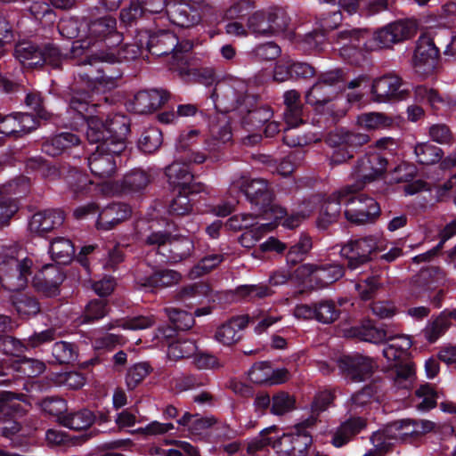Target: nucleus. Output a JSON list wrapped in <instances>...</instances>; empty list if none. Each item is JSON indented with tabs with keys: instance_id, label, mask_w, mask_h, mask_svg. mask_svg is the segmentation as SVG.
Listing matches in <instances>:
<instances>
[{
	"instance_id": "obj_1",
	"label": "nucleus",
	"mask_w": 456,
	"mask_h": 456,
	"mask_svg": "<svg viewBox=\"0 0 456 456\" xmlns=\"http://www.w3.org/2000/svg\"><path fill=\"white\" fill-rule=\"evenodd\" d=\"M106 90L73 83L66 98L68 125L75 131L86 126V135L89 142H108L113 146V152H123L126 147V137L131 131L129 118L114 113L108 115L103 120L94 115L101 103L94 102V95Z\"/></svg>"
},
{
	"instance_id": "obj_2",
	"label": "nucleus",
	"mask_w": 456,
	"mask_h": 456,
	"mask_svg": "<svg viewBox=\"0 0 456 456\" xmlns=\"http://www.w3.org/2000/svg\"><path fill=\"white\" fill-rule=\"evenodd\" d=\"M142 28H135L134 42L125 44L118 50L109 48L108 52L98 53L96 66L88 69L79 70L75 77L74 83L85 85L90 88L111 89L116 85V80L122 77V69L118 67L123 61L137 59L146 50V45L139 40V32Z\"/></svg>"
},
{
	"instance_id": "obj_3",
	"label": "nucleus",
	"mask_w": 456,
	"mask_h": 456,
	"mask_svg": "<svg viewBox=\"0 0 456 456\" xmlns=\"http://www.w3.org/2000/svg\"><path fill=\"white\" fill-rule=\"evenodd\" d=\"M123 35L117 28V20L106 14L91 18L87 22V36L85 39L74 41L70 48L71 57L77 60L81 70L94 68L96 57L101 52H108L121 44Z\"/></svg>"
},
{
	"instance_id": "obj_4",
	"label": "nucleus",
	"mask_w": 456,
	"mask_h": 456,
	"mask_svg": "<svg viewBox=\"0 0 456 456\" xmlns=\"http://www.w3.org/2000/svg\"><path fill=\"white\" fill-rule=\"evenodd\" d=\"M223 112L238 110L241 114V125L247 131H256L273 118V110L267 105L259 102V96L249 94H238L231 97L228 102H221Z\"/></svg>"
},
{
	"instance_id": "obj_5",
	"label": "nucleus",
	"mask_w": 456,
	"mask_h": 456,
	"mask_svg": "<svg viewBox=\"0 0 456 456\" xmlns=\"http://www.w3.org/2000/svg\"><path fill=\"white\" fill-rule=\"evenodd\" d=\"M369 140L368 134L343 128L330 131L324 139L325 143L334 149L328 158L329 166L333 167L347 162Z\"/></svg>"
},
{
	"instance_id": "obj_6",
	"label": "nucleus",
	"mask_w": 456,
	"mask_h": 456,
	"mask_svg": "<svg viewBox=\"0 0 456 456\" xmlns=\"http://www.w3.org/2000/svg\"><path fill=\"white\" fill-rule=\"evenodd\" d=\"M240 191L245 196L253 211L258 215L275 214L276 219L287 216L285 208L273 204L274 194L266 180L262 178L245 180L240 186Z\"/></svg>"
},
{
	"instance_id": "obj_7",
	"label": "nucleus",
	"mask_w": 456,
	"mask_h": 456,
	"mask_svg": "<svg viewBox=\"0 0 456 456\" xmlns=\"http://www.w3.org/2000/svg\"><path fill=\"white\" fill-rule=\"evenodd\" d=\"M179 74L186 82H195L202 84L206 86H211L215 84V87L210 94V98L218 110H222L221 102H228L231 97L236 92L232 86L226 85H218L217 77L215 69L209 67L200 68H181Z\"/></svg>"
},
{
	"instance_id": "obj_8",
	"label": "nucleus",
	"mask_w": 456,
	"mask_h": 456,
	"mask_svg": "<svg viewBox=\"0 0 456 456\" xmlns=\"http://www.w3.org/2000/svg\"><path fill=\"white\" fill-rule=\"evenodd\" d=\"M336 94V89L322 85L317 80L305 94V102L313 106L317 114L323 116L330 126L337 124L345 115V111L333 102Z\"/></svg>"
},
{
	"instance_id": "obj_9",
	"label": "nucleus",
	"mask_w": 456,
	"mask_h": 456,
	"mask_svg": "<svg viewBox=\"0 0 456 456\" xmlns=\"http://www.w3.org/2000/svg\"><path fill=\"white\" fill-rule=\"evenodd\" d=\"M182 279L179 272L152 266L140 265L134 272L136 286L145 292L156 293L177 284Z\"/></svg>"
},
{
	"instance_id": "obj_10",
	"label": "nucleus",
	"mask_w": 456,
	"mask_h": 456,
	"mask_svg": "<svg viewBox=\"0 0 456 456\" xmlns=\"http://www.w3.org/2000/svg\"><path fill=\"white\" fill-rule=\"evenodd\" d=\"M213 11L214 7L207 0H189L184 3H170L167 16L177 27L191 28L200 23L202 14Z\"/></svg>"
},
{
	"instance_id": "obj_11",
	"label": "nucleus",
	"mask_w": 456,
	"mask_h": 456,
	"mask_svg": "<svg viewBox=\"0 0 456 456\" xmlns=\"http://www.w3.org/2000/svg\"><path fill=\"white\" fill-rule=\"evenodd\" d=\"M32 268L33 260L28 256L23 259L6 257L0 263V283L10 290L24 289Z\"/></svg>"
},
{
	"instance_id": "obj_12",
	"label": "nucleus",
	"mask_w": 456,
	"mask_h": 456,
	"mask_svg": "<svg viewBox=\"0 0 456 456\" xmlns=\"http://www.w3.org/2000/svg\"><path fill=\"white\" fill-rule=\"evenodd\" d=\"M370 99L375 102L402 101L410 96L409 85L397 75L387 74L373 80Z\"/></svg>"
},
{
	"instance_id": "obj_13",
	"label": "nucleus",
	"mask_w": 456,
	"mask_h": 456,
	"mask_svg": "<svg viewBox=\"0 0 456 456\" xmlns=\"http://www.w3.org/2000/svg\"><path fill=\"white\" fill-rule=\"evenodd\" d=\"M378 250V238L368 235L351 240L341 248L340 254L346 260V267L353 271L369 263Z\"/></svg>"
},
{
	"instance_id": "obj_14",
	"label": "nucleus",
	"mask_w": 456,
	"mask_h": 456,
	"mask_svg": "<svg viewBox=\"0 0 456 456\" xmlns=\"http://www.w3.org/2000/svg\"><path fill=\"white\" fill-rule=\"evenodd\" d=\"M277 430L275 426L263 429L259 436L253 439L248 444V453H256L262 452L265 453V449L272 446L279 456H295V447H293V434L283 433L277 437H271L269 435Z\"/></svg>"
},
{
	"instance_id": "obj_15",
	"label": "nucleus",
	"mask_w": 456,
	"mask_h": 456,
	"mask_svg": "<svg viewBox=\"0 0 456 456\" xmlns=\"http://www.w3.org/2000/svg\"><path fill=\"white\" fill-rule=\"evenodd\" d=\"M31 281L33 288L46 297H52L60 294V286L65 279L61 270L52 264L45 265L42 268L33 264Z\"/></svg>"
},
{
	"instance_id": "obj_16",
	"label": "nucleus",
	"mask_w": 456,
	"mask_h": 456,
	"mask_svg": "<svg viewBox=\"0 0 456 456\" xmlns=\"http://www.w3.org/2000/svg\"><path fill=\"white\" fill-rule=\"evenodd\" d=\"M94 144V142H90ZM95 151L87 159L91 173L98 178L111 177L117 170L116 159L119 158L122 152H113V146L108 142H95Z\"/></svg>"
},
{
	"instance_id": "obj_17",
	"label": "nucleus",
	"mask_w": 456,
	"mask_h": 456,
	"mask_svg": "<svg viewBox=\"0 0 456 456\" xmlns=\"http://www.w3.org/2000/svg\"><path fill=\"white\" fill-rule=\"evenodd\" d=\"M338 366L343 375L354 382H362L370 379L375 370L373 360L361 354L340 356Z\"/></svg>"
},
{
	"instance_id": "obj_18",
	"label": "nucleus",
	"mask_w": 456,
	"mask_h": 456,
	"mask_svg": "<svg viewBox=\"0 0 456 456\" xmlns=\"http://www.w3.org/2000/svg\"><path fill=\"white\" fill-rule=\"evenodd\" d=\"M440 50L435 38L423 34L419 37L414 52V66L417 72L423 75L432 74L437 67Z\"/></svg>"
},
{
	"instance_id": "obj_19",
	"label": "nucleus",
	"mask_w": 456,
	"mask_h": 456,
	"mask_svg": "<svg viewBox=\"0 0 456 456\" xmlns=\"http://www.w3.org/2000/svg\"><path fill=\"white\" fill-rule=\"evenodd\" d=\"M139 42L146 45V51L152 55L165 56L173 53L178 44L177 36L169 30L151 33L149 29L139 32Z\"/></svg>"
},
{
	"instance_id": "obj_20",
	"label": "nucleus",
	"mask_w": 456,
	"mask_h": 456,
	"mask_svg": "<svg viewBox=\"0 0 456 456\" xmlns=\"http://www.w3.org/2000/svg\"><path fill=\"white\" fill-rule=\"evenodd\" d=\"M176 194L168 204L167 212L172 216H183L193 211L200 200H205L208 192L202 183H195L190 189L176 190Z\"/></svg>"
},
{
	"instance_id": "obj_21",
	"label": "nucleus",
	"mask_w": 456,
	"mask_h": 456,
	"mask_svg": "<svg viewBox=\"0 0 456 456\" xmlns=\"http://www.w3.org/2000/svg\"><path fill=\"white\" fill-rule=\"evenodd\" d=\"M388 160L380 153H369L359 158L353 167L352 175L362 184L374 181L385 174Z\"/></svg>"
},
{
	"instance_id": "obj_22",
	"label": "nucleus",
	"mask_w": 456,
	"mask_h": 456,
	"mask_svg": "<svg viewBox=\"0 0 456 456\" xmlns=\"http://www.w3.org/2000/svg\"><path fill=\"white\" fill-rule=\"evenodd\" d=\"M170 98V93L165 89L138 91L126 103L128 110L137 114L151 113L161 108Z\"/></svg>"
},
{
	"instance_id": "obj_23",
	"label": "nucleus",
	"mask_w": 456,
	"mask_h": 456,
	"mask_svg": "<svg viewBox=\"0 0 456 456\" xmlns=\"http://www.w3.org/2000/svg\"><path fill=\"white\" fill-rule=\"evenodd\" d=\"M315 75L316 69L312 64L290 58L278 61L273 69L276 82L307 80Z\"/></svg>"
},
{
	"instance_id": "obj_24",
	"label": "nucleus",
	"mask_w": 456,
	"mask_h": 456,
	"mask_svg": "<svg viewBox=\"0 0 456 456\" xmlns=\"http://www.w3.org/2000/svg\"><path fill=\"white\" fill-rule=\"evenodd\" d=\"M429 270L421 271L413 280L411 295L419 301H429L434 307L440 308L444 298V289L435 290L436 284Z\"/></svg>"
},
{
	"instance_id": "obj_25",
	"label": "nucleus",
	"mask_w": 456,
	"mask_h": 456,
	"mask_svg": "<svg viewBox=\"0 0 456 456\" xmlns=\"http://www.w3.org/2000/svg\"><path fill=\"white\" fill-rule=\"evenodd\" d=\"M342 21L340 9L323 12L316 21L317 27L303 37V42L309 49L317 48L325 40L327 33L338 28Z\"/></svg>"
},
{
	"instance_id": "obj_26",
	"label": "nucleus",
	"mask_w": 456,
	"mask_h": 456,
	"mask_svg": "<svg viewBox=\"0 0 456 456\" xmlns=\"http://www.w3.org/2000/svg\"><path fill=\"white\" fill-rule=\"evenodd\" d=\"M179 159L181 161L176 159L165 168L167 183L174 192L176 190L190 189L195 183H200L195 182V176L190 167L191 162L185 160L183 157H179Z\"/></svg>"
},
{
	"instance_id": "obj_27",
	"label": "nucleus",
	"mask_w": 456,
	"mask_h": 456,
	"mask_svg": "<svg viewBox=\"0 0 456 456\" xmlns=\"http://www.w3.org/2000/svg\"><path fill=\"white\" fill-rule=\"evenodd\" d=\"M132 215L131 207L124 202H111L98 213L95 226L101 231H110L127 220Z\"/></svg>"
},
{
	"instance_id": "obj_28",
	"label": "nucleus",
	"mask_w": 456,
	"mask_h": 456,
	"mask_svg": "<svg viewBox=\"0 0 456 456\" xmlns=\"http://www.w3.org/2000/svg\"><path fill=\"white\" fill-rule=\"evenodd\" d=\"M65 220V214L61 209H45L35 213L29 220L28 228L33 233L44 236L61 227Z\"/></svg>"
},
{
	"instance_id": "obj_29",
	"label": "nucleus",
	"mask_w": 456,
	"mask_h": 456,
	"mask_svg": "<svg viewBox=\"0 0 456 456\" xmlns=\"http://www.w3.org/2000/svg\"><path fill=\"white\" fill-rule=\"evenodd\" d=\"M69 60H72L75 65L77 60L71 57L70 51L69 53L62 52L60 45L53 41L41 42V55L37 61H40L39 69L62 70L63 64Z\"/></svg>"
},
{
	"instance_id": "obj_30",
	"label": "nucleus",
	"mask_w": 456,
	"mask_h": 456,
	"mask_svg": "<svg viewBox=\"0 0 456 456\" xmlns=\"http://www.w3.org/2000/svg\"><path fill=\"white\" fill-rule=\"evenodd\" d=\"M412 36V28L405 21L398 20L377 30L374 39L380 48H388L392 45L402 42Z\"/></svg>"
},
{
	"instance_id": "obj_31",
	"label": "nucleus",
	"mask_w": 456,
	"mask_h": 456,
	"mask_svg": "<svg viewBox=\"0 0 456 456\" xmlns=\"http://www.w3.org/2000/svg\"><path fill=\"white\" fill-rule=\"evenodd\" d=\"M342 205H344L342 190L326 197L321 203L316 220L317 227L320 230H327L330 225L336 223L340 216Z\"/></svg>"
},
{
	"instance_id": "obj_32",
	"label": "nucleus",
	"mask_w": 456,
	"mask_h": 456,
	"mask_svg": "<svg viewBox=\"0 0 456 456\" xmlns=\"http://www.w3.org/2000/svg\"><path fill=\"white\" fill-rule=\"evenodd\" d=\"M80 143L81 139L77 134L72 132H61L44 140L41 151L48 156L58 157Z\"/></svg>"
},
{
	"instance_id": "obj_33",
	"label": "nucleus",
	"mask_w": 456,
	"mask_h": 456,
	"mask_svg": "<svg viewBox=\"0 0 456 456\" xmlns=\"http://www.w3.org/2000/svg\"><path fill=\"white\" fill-rule=\"evenodd\" d=\"M370 36L367 29L346 28L338 31L332 36L334 43L340 45L342 54L348 52H356L366 45V38Z\"/></svg>"
},
{
	"instance_id": "obj_34",
	"label": "nucleus",
	"mask_w": 456,
	"mask_h": 456,
	"mask_svg": "<svg viewBox=\"0 0 456 456\" xmlns=\"http://www.w3.org/2000/svg\"><path fill=\"white\" fill-rule=\"evenodd\" d=\"M249 322L248 316L240 315L232 317L228 322L220 325L216 332L215 338L224 346H232L241 338L240 331L245 329Z\"/></svg>"
},
{
	"instance_id": "obj_35",
	"label": "nucleus",
	"mask_w": 456,
	"mask_h": 456,
	"mask_svg": "<svg viewBox=\"0 0 456 456\" xmlns=\"http://www.w3.org/2000/svg\"><path fill=\"white\" fill-rule=\"evenodd\" d=\"M366 427V419L362 417H350L338 427L333 434L331 443L335 447H342L365 429Z\"/></svg>"
},
{
	"instance_id": "obj_36",
	"label": "nucleus",
	"mask_w": 456,
	"mask_h": 456,
	"mask_svg": "<svg viewBox=\"0 0 456 456\" xmlns=\"http://www.w3.org/2000/svg\"><path fill=\"white\" fill-rule=\"evenodd\" d=\"M193 248V242L188 237L173 235L167 251L162 252V256L166 262L176 264L189 257Z\"/></svg>"
},
{
	"instance_id": "obj_37",
	"label": "nucleus",
	"mask_w": 456,
	"mask_h": 456,
	"mask_svg": "<svg viewBox=\"0 0 456 456\" xmlns=\"http://www.w3.org/2000/svg\"><path fill=\"white\" fill-rule=\"evenodd\" d=\"M41 55V42L37 43L30 40L20 41L15 45L14 56L24 66L32 69H39Z\"/></svg>"
},
{
	"instance_id": "obj_38",
	"label": "nucleus",
	"mask_w": 456,
	"mask_h": 456,
	"mask_svg": "<svg viewBox=\"0 0 456 456\" xmlns=\"http://www.w3.org/2000/svg\"><path fill=\"white\" fill-rule=\"evenodd\" d=\"M199 135L198 130H191L182 133L175 143V149L180 157H183L185 160L195 164H201L206 160L203 153L194 151L191 149L192 144L196 142Z\"/></svg>"
},
{
	"instance_id": "obj_39",
	"label": "nucleus",
	"mask_w": 456,
	"mask_h": 456,
	"mask_svg": "<svg viewBox=\"0 0 456 456\" xmlns=\"http://www.w3.org/2000/svg\"><path fill=\"white\" fill-rule=\"evenodd\" d=\"M315 424V419L313 418L307 419L294 427L293 434V447H295V456H307L309 448L313 444V436L306 430L307 428L313 427Z\"/></svg>"
},
{
	"instance_id": "obj_40",
	"label": "nucleus",
	"mask_w": 456,
	"mask_h": 456,
	"mask_svg": "<svg viewBox=\"0 0 456 456\" xmlns=\"http://www.w3.org/2000/svg\"><path fill=\"white\" fill-rule=\"evenodd\" d=\"M59 423L69 429L86 430L95 423V414L89 409L84 408L77 411L66 412L59 417Z\"/></svg>"
},
{
	"instance_id": "obj_41",
	"label": "nucleus",
	"mask_w": 456,
	"mask_h": 456,
	"mask_svg": "<svg viewBox=\"0 0 456 456\" xmlns=\"http://www.w3.org/2000/svg\"><path fill=\"white\" fill-rule=\"evenodd\" d=\"M351 336L360 340L379 344L387 339V330L378 327L371 320L363 321L360 326L351 328Z\"/></svg>"
},
{
	"instance_id": "obj_42",
	"label": "nucleus",
	"mask_w": 456,
	"mask_h": 456,
	"mask_svg": "<svg viewBox=\"0 0 456 456\" xmlns=\"http://www.w3.org/2000/svg\"><path fill=\"white\" fill-rule=\"evenodd\" d=\"M257 224L256 216L254 214H238L231 216L227 221V226L229 229L232 231H241L248 230L241 235L240 242L245 247H249V245L245 244V240H248V237L256 240L258 238L255 233V225Z\"/></svg>"
},
{
	"instance_id": "obj_43",
	"label": "nucleus",
	"mask_w": 456,
	"mask_h": 456,
	"mask_svg": "<svg viewBox=\"0 0 456 456\" xmlns=\"http://www.w3.org/2000/svg\"><path fill=\"white\" fill-rule=\"evenodd\" d=\"M313 240L311 236L302 232L297 240L289 245L286 252V262L290 266H295L303 262L311 249Z\"/></svg>"
},
{
	"instance_id": "obj_44",
	"label": "nucleus",
	"mask_w": 456,
	"mask_h": 456,
	"mask_svg": "<svg viewBox=\"0 0 456 456\" xmlns=\"http://www.w3.org/2000/svg\"><path fill=\"white\" fill-rule=\"evenodd\" d=\"M110 311L105 298H94L87 302L80 316L81 323L91 324L103 319Z\"/></svg>"
},
{
	"instance_id": "obj_45",
	"label": "nucleus",
	"mask_w": 456,
	"mask_h": 456,
	"mask_svg": "<svg viewBox=\"0 0 456 456\" xmlns=\"http://www.w3.org/2000/svg\"><path fill=\"white\" fill-rule=\"evenodd\" d=\"M274 291L267 284H244L236 287L234 295L238 299L254 302L271 297Z\"/></svg>"
},
{
	"instance_id": "obj_46",
	"label": "nucleus",
	"mask_w": 456,
	"mask_h": 456,
	"mask_svg": "<svg viewBox=\"0 0 456 456\" xmlns=\"http://www.w3.org/2000/svg\"><path fill=\"white\" fill-rule=\"evenodd\" d=\"M345 274V265L332 263L316 265L315 281L318 286L326 287Z\"/></svg>"
},
{
	"instance_id": "obj_47",
	"label": "nucleus",
	"mask_w": 456,
	"mask_h": 456,
	"mask_svg": "<svg viewBox=\"0 0 456 456\" xmlns=\"http://www.w3.org/2000/svg\"><path fill=\"white\" fill-rule=\"evenodd\" d=\"M49 252L52 258L58 264H68L75 256V246L70 240L57 237L50 244Z\"/></svg>"
},
{
	"instance_id": "obj_48",
	"label": "nucleus",
	"mask_w": 456,
	"mask_h": 456,
	"mask_svg": "<svg viewBox=\"0 0 456 456\" xmlns=\"http://www.w3.org/2000/svg\"><path fill=\"white\" fill-rule=\"evenodd\" d=\"M52 355L58 364H74L78 359V346L75 343L58 341L53 345Z\"/></svg>"
},
{
	"instance_id": "obj_49",
	"label": "nucleus",
	"mask_w": 456,
	"mask_h": 456,
	"mask_svg": "<svg viewBox=\"0 0 456 456\" xmlns=\"http://www.w3.org/2000/svg\"><path fill=\"white\" fill-rule=\"evenodd\" d=\"M55 338L56 330L53 328H48L39 332L34 331L28 338L19 339L22 346L16 356H20L25 352H29L30 350L39 348L45 344L51 343Z\"/></svg>"
},
{
	"instance_id": "obj_50",
	"label": "nucleus",
	"mask_w": 456,
	"mask_h": 456,
	"mask_svg": "<svg viewBox=\"0 0 456 456\" xmlns=\"http://www.w3.org/2000/svg\"><path fill=\"white\" fill-rule=\"evenodd\" d=\"M151 182V175L142 169H133L122 181V188L126 192H141Z\"/></svg>"
},
{
	"instance_id": "obj_51",
	"label": "nucleus",
	"mask_w": 456,
	"mask_h": 456,
	"mask_svg": "<svg viewBox=\"0 0 456 456\" xmlns=\"http://www.w3.org/2000/svg\"><path fill=\"white\" fill-rule=\"evenodd\" d=\"M67 182L76 199L88 196L94 190V183L89 177L77 170L69 173Z\"/></svg>"
},
{
	"instance_id": "obj_52",
	"label": "nucleus",
	"mask_w": 456,
	"mask_h": 456,
	"mask_svg": "<svg viewBox=\"0 0 456 456\" xmlns=\"http://www.w3.org/2000/svg\"><path fill=\"white\" fill-rule=\"evenodd\" d=\"M268 11L259 10L251 14L248 19V28L256 37H272L273 30Z\"/></svg>"
},
{
	"instance_id": "obj_53",
	"label": "nucleus",
	"mask_w": 456,
	"mask_h": 456,
	"mask_svg": "<svg viewBox=\"0 0 456 456\" xmlns=\"http://www.w3.org/2000/svg\"><path fill=\"white\" fill-rule=\"evenodd\" d=\"M416 160L420 165H434L438 163L443 156V150L428 142H419L414 147Z\"/></svg>"
},
{
	"instance_id": "obj_54",
	"label": "nucleus",
	"mask_w": 456,
	"mask_h": 456,
	"mask_svg": "<svg viewBox=\"0 0 456 456\" xmlns=\"http://www.w3.org/2000/svg\"><path fill=\"white\" fill-rule=\"evenodd\" d=\"M344 205L354 208H359L361 211L372 212V208H380L378 201L370 196L365 194H354L347 187L342 190Z\"/></svg>"
},
{
	"instance_id": "obj_55",
	"label": "nucleus",
	"mask_w": 456,
	"mask_h": 456,
	"mask_svg": "<svg viewBox=\"0 0 456 456\" xmlns=\"http://www.w3.org/2000/svg\"><path fill=\"white\" fill-rule=\"evenodd\" d=\"M357 122L367 130H377L392 126L394 119L382 112H367L359 115Z\"/></svg>"
},
{
	"instance_id": "obj_56",
	"label": "nucleus",
	"mask_w": 456,
	"mask_h": 456,
	"mask_svg": "<svg viewBox=\"0 0 456 456\" xmlns=\"http://www.w3.org/2000/svg\"><path fill=\"white\" fill-rule=\"evenodd\" d=\"M414 100L419 103H428L434 110H440L442 106H447L439 93L433 88H428L424 85H419L414 87Z\"/></svg>"
},
{
	"instance_id": "obj_57",
	"label": "nucleus",
	"mask_w": 456,
	"mask_h": 456,
	"mask_svg": "<svg viewBox=\"0 0 456 456\" xmlns=\"http://www.w3.org/2000/svg\"><path fill=\"white\" fill-rule=\"evenodd\" d=\"M13 306L21 318L36 316L40 312V303L35 297L20 294L14 297Z\"/></svg>"
},
{
	"instance_id": "obj_58",
	"label": "nucleus",
	"mask_w": 456,
	"mask_h": 456,
	"mask_svg": "<svg viewBox=\"0 0 456 456\" xmlns=\"http://www.w3.org/2000/svg\"><path fill=\"white\" fill-rule=\"evenodd\" d=\"M316 321L323 324H330L340 315V309L331 299H322L315 302Z\"/></svg>"
},
{
	"instance_id": "obj_59",
	"label": "nucleus",
	"mask_w": 456,
	"mask_h": 456,
	"mask_svg": "<svg viewBox=\"0 0 456 456\" xmlns=\"http://www.w3.org/2000/svg\"><path fill=\"white\" fill-rule=\"evenodd\" d=\"M297 126L284 128L282 141L289 147H304L317 141L316 134L313 133H300L296 130Z\"/></svg>"
},
{
	"instance_id": "obj_60",
	"label": "nucleus",
	"mask_w": 456,
	"mask_h": 456,
	"mask_svg": "<svg viewBox=\"0 0 456 456\" xmlns=\"http://www.w3.org/2000/svg\"><path fill=\"white\" fill-rule=\"evenodd\" d=\"M119 17L121 22L127 28H132L134 27V29L138 28V23L141 20L144 18H148L139 0L131 2L128 7L123 8L120 11ZM139 28H141V27H139ZM142 29L143 28H142Z\"/></svg>"
},
{
	"instance_id": "obj_61",
	"label": "nucleus",
	"mask_w": 456,
	"mask_h": 456,
	"mask_svg": "<svg viewBox=\"0 0 456 456\" xmlns=\"http://www.w3.org/2000/svg\"><path fill=\"white\" fill-rule=\"evenodd\" d=\"M209 289L210 288L208 284L203 282H195L181 288L177 296L178 298L184 303H200V299L208 295Z\"/></svg>"
},
{
	"instance_id": "obj_62",
	"label": "nucleus",
	"mask_w": 456,
	"mask_h": 456,
	"mask_svg": "<svg viewBox=\"0 0 456 456\" xmlns=\"http://www.w3.org/2000/svg\"><path fill=\"white\" fill-rule=\"evenodd\" d=\"M167 315L172 329L175 331L189 330L195 323L193 314L183 310L170 308L167 309Z\"/></svg>"
},
{
	"instance_id": "obj_63",
	"label": "nucleus",
	"mask_w": 456,
	"mask_h": 456,
	"mask_svg": "<svg viewBox=\"0 0 456 456\" xmlns=\"http://www.w3.org/2000/svg\"><path fill=\"white\" fill-rule=\"evenodd\" d=\"M162 143V134L158 128L145 130L138 141V148L144 153H153Z\"/></svg>"
},
{
	"instance_id": "obj_64",
	"label": "nucleus",
	"mask_w": 456,
	"mask_h": 456,
	"mask_svg": "<svg viewBox=\"0 0 456 456\" xmlns=\"http://www.w3.org/2000/svg\"><path fill=\"white\" fill-rule=\"evenodd\" d=\"M372 212L361 211L359 208L346 207L344 215L346 219L352 224L361 225L373 223L380 216V208H372Z\"/></svg>"
}]
</instances>
